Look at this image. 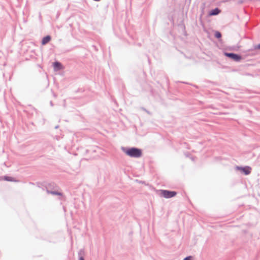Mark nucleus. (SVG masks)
Returning <instances> with one entry per match:
<instances>
[{"mask_svg":"<svg viewBox=\"0 0 260 260\" xmlns=\"http://www.w3.org/2000/svg\"><path fill=\"white\" fill-rule=\"evenodd\" d=\"M225 55L235 61H239L241 59L240 55L232 53H225Z\"/></svg>","mask_w":260,"mask_h":260,"instance_id":"4","label":"nucleus"},{"mask_svg":"<svg viewBox=\"0 0 260 260\" xmlns=\"http://www.w3.org/2000/svg\"><path fill=\"white\" fill-rule=\"evenodd\" d=\"M236 169L237 170L240 171L242 173H243L245 175H248L250 173L251 171V168L250 167H241L237 166L236 167Z\"/></svg>","mask_w":260,"mask_h":260,"instance_id":"3","label":"nucleus"},{"mask_svg":"<svg viewBox=\"0 0 260 260\" xmlns=\"http://www.w3.org/2000/svg\"><path fill=\"white\" fill-rule=\"evenodd\" d=\"M184 260H191V256H188L185 258Z\"/></svg>","mask_w":260,"mask_h":260,"instance_id":"11","label":"nucleus"},{"mask_svg":"<svg viewBox=\"0 0 260 260\" xmlns=\"http://www.w3.org/2000/svg\"><path fill=\"white\" fill-rule=\"evenodd\" d=\"M51 40V37L49 36H47L45 37H44L42 41V44L43 45H45L47 43H48Z\"/></svg>","mask_w":260,"mask_h":260,"instance_id":"7","label":"nucleus"},{"mask_svg":"<svg viewBox=\"0 0 260 260\" xmlns=\"http://www.w3.org/2000/svg\"><path fill=\"white\" fill-rule=\"evenodd\" d=\"M215 36L217 38H220L221 37V34L219 32L216 31L215 32Z\"/></svg>","mask_w":260,"mask_h":260,"instance_id":"9","label":"nucleus"},{"mask_svg":"<svg viewBox=\"0 0 260 260\" xmlns=\"http://www.w3.org/2000/svg\"><path fill=\"white\" fill-rule=\"evenodd\" d=\"M53 67L55 70L58 71L63 69L61 64L58 62H55L53 63Z\"/></svg>","mask_w":260,"mask_h":260,"instance_id":"5","label":"nucleus"},{"mask_svg":"<svg viewBox=\"0 0 260 260\" xmlns=\"http://www.w3.org/2000/svg\"><path fill=\"white\" fill-rule=\"evenodd\" d=\"M256 49H260V44H258L255 47Z\"/></svg>","mask_w":260,"mask_h":260,"instance_id":"12","label":"nucleus"},{"mask_svg":"<svg viewBox=\"0 0 260 260\" xmlns=\"http://www.w3.org/2000/svg\"><path fill=\"white\" fill-rule=\"evenodd\" d=\"M79 260H84L83 257H80Z\"/></svg>","mask_w":260,"mask_h":260,"instance_id":"13","label":"nucleus"},{"mask_svg":"<svg viewBox=\"0 0 260 260\" xmlns=\"http://www.w3.org/2000/svg\"><path fill=\"white\" fill-rule=\"evenodd\" d=\"M7 180H9L7 178H6Z\"/></svg>","mask_w":260,"mask_h":260,"instance_id":"14","label":"nucleus"},{"mask_svg":"<svg viewBox=\"0 0 260 260\" xmlns=\"http://www.w3.org/2000/svg\"><path fill=\"white\" fill-rule=\"evenodd\" d=\"M160 195L165 198H170L175 196L177 192L173 191H169L167 190H161L160 191Z\"/></svg>","mask_w":260,"mask_h":260,"instance_id":"1","label":"nucleus"},{"mask_svg":"<svg viewBox=\"0 0 260 260\" xmlns=\"http://www.w3.org/2000/svg\"><path fill=\"white\" fill-rule=\"evenodd\" d=\"M122 150L128 155H130V149L122 147Z\"/></svg>","mask_w":260,"mask_h":260,"instance_id":"8","label":"nucleus"},{"mask_svg":"<svg viewBox=\"0 0 260 260\" xmlns=\"http://www.w3.org/2000/svg\"><path fill=\"white\" fill-rule=\"evenodd\" d=\"M52 194H56V195H61L60 193L55 192V191H52L50 192Z\"/></svg>","mask_w":260,"mask_h":260,"instance_id":"10","label":"nucleus"},{"mask_svg":"<svg viewBox=\"0 0 260 260\" xmlns=\"http://www.w3.org/2000/svg\"><path fill=\"white\" fill-rule=\"evenodd\" d=\"M220 13V10L218 8H216L215 9L212 10V11H211L210 12L209 15L210 16L216 15H218V14H219Z\"/></svg>","mask_w":260,"mask_h":260,"instance_id":"6","label":"nucleus"},{"mask_svg":"<svg viewBox=\"0 0 260 260\" xmlns=\"http://www.w3.org/2000/svg\"><path fill=\"white\" fill-rule=\"evenodd\" d=\"M142 154V150L141 149L131 148V157H140Z\"/></svg>","mask_w":260,"mask_h":260,"instance_id":"2","label":"nucleus"}]
</instances>
